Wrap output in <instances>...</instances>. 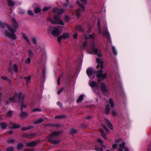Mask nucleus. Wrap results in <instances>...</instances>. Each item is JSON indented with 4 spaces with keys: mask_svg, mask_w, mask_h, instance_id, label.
Instances as JSON below:
<instances>
[{
    "mask_svg": "<svg viewBox=\"0 0 151 151\" xmlns=\"http://www.w3.org/2000/svg\"><path fill=\"white\" fill-rule=\"evenodd\" d=\"M95 45L94 42H93L90 45L89 48L88 49V52L91 54L97 55L99 57H101L102 55V52L100 51L98 52V49L95 48Z\"/></svg>",
    "mask_w": 151,
    "mask_h": 151,
    "instance_id": "obj_4",
    "label": "nucleus"
},
{
    "mask_svg": "<svg viewBox=\"0 0 151 151\" xmlns=\"http://www.w3.org/2000/svg\"><path fill=\"white\" fill-rule=\"evenodd\" d=\"M57 104L58 105H59V106L61 108H63V105L62 104L59 102H57Z\"/></svg>",
    "mask_w": 151,
    "mask_h": 151,
    "instance_id": "obj_50",
    "label": "nucleus"
},
{
    "mask_svg": "<svg viewBox=\"0 0 151 151\" xmlns=\"http://www.w3.org/2000/svg\"><path fill=\"white\" fill-rule=\"evenodd\" d=\"M28 14L31 16H33L34 15V13L31 10H29L28 12Z\"/></svg>",
    "mask_w": 151,
    "mask_h": 151,
    "instance_id": "obj_46",
    "label": "nucleus"
},
{
    "mask_svg": "<svg viewBox=\"0 0 151 151\" xmlns=\"http://www.w3.org/2000/svg\"><path fill=\"white\" fill-rule=\"evenodd\" d=\"M6 27H7L11 32L8 31H6L4 33L5 35L15 40L16 38V36L14 32L16 30L13 29L11 26L6 23H3L1 22L0 21V27L1 28H4Z\"/></svg>",
    "mask_w": 151,
    "mask_h": 151,
    "instance_id": "obj_2",
    "label": "nucleus"
},
{
    "mask_svg": "<svg viewBox=\"0 0 151 151\" xmlns=\"http://www.w3.org/2000/svg\"><path fill=\"white\" fill-rule=\"evenodd\" d=\"M13 132L12 131H10L9 132V133L10 134H12Z\"/></svg>",
    "mask_w": 151,
    "mask_h": 151,
    "instance_id": "obj_64",
    "label": "nucleus"
},
{
    "mask_svg": "<svg viewBox=\"0 0 151 151\" xmlns=\"http://www.w3.org/2000/svg\"><path fill=\"white\" fill-rule=\"evenodd\" d=\"M87 44V42L86 41L85 42L83 45V47H85L86 45Z\"/></svg>",
    "mask_w": 151,
    "mask_h": 151,
    "instance_id": "obj_59",
    "label": "nucleus"
},
{
    "mask_svg": "<svg viewBox=\"0 0 151 151\" xmlns=\"http://www.w3.org/2000/svg\"><path fill=\"white\" fill-rule=\"evenodd\" d=\"M125 143L124 142L120 143L119 146V151H123V149L125 146Z\"/></svg>",
    "mask_w": 151,
    "mask_h": 151,
    "instance_id": "obj_15",
    "label": "nucleus"
},
{
    "mask_svg": "<svg viewBox=\"0 0 151 151\" xmlns=\"http://www.w3.org/2000/svg\"><path fill=\"white\" fill-rule=\"evenodd\" d=\"M60 77L58 79L57 83L58 85H60Z\"/></svg>",
    "mask_w": 151,
    "mask_h": 151,
    "instance_id": "obj_54",
    "label": "nucleus"
},
{
    "mask_svg": "<svg viewBox=\"0 0 151 151\" xmlns=\"http://www.w3.org/2000/svg\"><path fill=\"white\" fill-rule=\"evenodd\" d=\"M89 84L92 88H94L93 91L97 95H98L100 91L97 87L96 82L94 81H90L89 82Z\"/></svg>",
    "mask_w": 151,
    "mask_h": 151,
    "instance_id": "obj_8",
    "label": "nucleus"
},
{
    "mask_svg": "<svg viewBox=\"0 0 151 151\" xmlns=\"http://www.w3.org/2000/svg\"><path fill=\"white\" fill-rule=\"evenodd\" d=\"M25 136L28 138H30L32 137V134H29L26 135Z\"/></svg>",
    "mask_w": 151,
    "mask_h": 151,
    "instance_id": "obj_53",
    "label": "nucleus"
},
{
    "mask_svg": "<svg viewBox=\"0 0 151 151\" xmlns=\"http://www.w3.org/2000/svg\"><path fill=\"white\" fill-rule=\"evenodd\" d=\"M87 74L90 78H93L95 77V75L93 74V70L91 68H88L87 70Z\"/></svg>",
    "mask_w": 151,
    "mask_h": 151,
    "instance_id": "obj_9",
    "label": "nucleus"
},
{
    "mask_svg": "<svg viewBox=\"0 0 151 151\" xmlns=\"http://www.w3.org/2000/svg\"><path fill=\"white\" fill-rule=\"evenodd\" d=\"M12 25L14 27V28H13V27L12 28L13 29L16 31V29L18 27V24L16 20L14 18H12Z\"/></svg>",
    "mask_w": 151,
    "mask_h": 151,
    "instance_id": "obj_12",
    "label": "nucleus"
},
{
    "mask_svg": "<svg viewBox=\"0 0 151 151\" xmlns=\"http://www.w3.org/2000/svg\"><path fill=\"white\" fill-rule=\"evenodd\" d=\"M112 49L113 52H114V54L116 55L117 54V52L116 50L115 49V47L114 46H112Z\"/></svg>",
    "mask_w": 151,
    "mask_h": 151,
    "instance_id": "obj_41",
    "label": "nucleus"
},
{
    "mask_svg": "<svg viewBox=\"0 0 151 151\" xmlns=\"http://www.w3.org/2000/svg\"><path fill=\"white\" fill-rule=\"evenodd\" d=\"M97 24L99 32V33H100L101 32V31L100 29V19L99 18L98 19Z\"/></svg>",
    "mask_w": 151,
    "mask_h": 151,
    "instance_id": "obj_21",
    "label": "nucleus"
},
{
    "mask_svg": "<svg viewBox=\"0 0 151 151\" xmlns=\"http://www.w3.org/2000/svg\"><path fill=\"white\" fill-rule=\"evenodd\" d=\"M62 39H63L62 35L59 36L57 38V41L60 43L61 42V40Z\"/></svg>",
    "mask_w": 151,
    "mask_h": 151,
    "instance_id": "obj_39",
    "label": "nucleus"
},
{
    "mask_svg": "<svg viewBox=\"0 0 151 151\" xmlns=\"http://www.w3.org/2000/svg\"><path fill=\"white\" fill-rule=\"evenodd\" d=\"M62 117L61 116H56L55 117V118H58V119H60V118Z\"/></svg>",
    "mask_w": 151,
    "mask_h": 151,
    "instance_id": "obj_63",
    "label": "nucleus"
},
{
    "mask_svg": "<svg viewBox=\"0 0 151 151\" xmlns=\"http://www.w3.org/2000/svg\"><path fill=\"white\" fill-rule=\"evenodd\" d=\"M15 142L14 139H8V142L9 143H13Z\"/></svg>",
    "mask_w": 151,
    "mask_h": 151,
    "instance_id": "obj_42",
    "label": "nucleus"
},
{
    "mask_svg": "<svg viewBox=\"0 0 151 151\" xmlns=\"http://www.w3.org/2000/svg\"><path fill=\"white\" fill-rule=\"evenodd\" d=\"M23 37L25 39V40L29 43V39L27 37L26 35L24 33L22 34Z\"/></svg>",
    "mask_w": 151,
    "mask_h": 151,
    "instance_id": "obj_20",
    "label": "nucleus"
},
{
    "mask_svg": "<svg viewBox=\"0 0 151 151\" xmlns=\"http://www.w3.org/2000/svg\"><path fill=\"white\" fill-rule=\"evenodd\" d=\"M109 104L112 107H113L114 106V104L113 102V100L111 98L109 99Z\"/></svg>",
    "mask_w": 151,
    "mask_h": 151,
    "instance_id": "obj_27",
    "label": "nucleus"
},
{
    "mask_svg": "<svg viewBox=\"0 0 151 151\" xmlns=\"http://www.w3.org/2000/svg\"><path fill=\"white\" fill-rule=\"evenodd\" d=\"M14 148L13 147H9L6 149V151H13Z\"/></svg>",
    "mask_w": 151,
    "mask_h": 151,
    "instance_id": "obj_32",
    "label": "nucleus"
},
{
    "mask_svg": "<svg viewBox=\"0 0 151 151\" xmlns=\"http://www.w3.org/2000/svg\"><path fill=\"white\" fill-rule=\"evenodd\" d=\"M25 96L21 93L19 92L18 94L16 93L14 96L9 99V101H7L6 102V104H8L11 102H14L15 101V99L17 97L18 99L19 102L21 103V107L20 110L22 112L20 114V118L22 119L26 118L28 116V114L25 112H22L23 109L26 108L27 106L25 103H24V98Z\"/></svg>",
    "mask_w": 151,
    "mask_h": 151,
    "instance_id": "obj_1",
    "label": "nucleus"
},
{
    "mask_svg": "<svg viewBox=\"0 0 151 151\" xmlns=\"http://www.w3.org/2000/svg\"><path fill=\"white\" fill-rule=\"evenodd\" d=\"M110 109L109 105H106L105 109V113L106 114H108L110 111Z\"/></svg>",
    "mask_w": 151,
    "mask_h": 151,
    "instance_id": "obj_22",
    "label": "nucleus"
},
{
    "mask_svg": "<svg viewBox=\"0 0 151 151\" xmlns=\"http://www.w3.org/2000/svg\"><path fill=\"white\" fill-rule=\"evenodd\" d=\"M32 111L33 112H36V111H41V110L40 108H35V109H33L32 110Z\"/></svg>",
    "mask_w": 151,
    "mask_h": 151,
    "instance_id": "obj_45",
    "label": "nucleus"
},
{
    "mask_svg": "<svg viewBox=\"0 0 151 151\" xmlns=\"http://www.w3.org/2000/svg\"><path fill=\"white\" fill-rule=\"evenodd\" d=\"M54 21L51 19H50L49 20V21L52 24H58L62 25H64V23L60 19L59 16H55L54 18Z\"/></svg>",
    "mask_w": 151,
    "mask_h": 151,
    "instance_id": "obj_7",
    "label": "nucleus"
},
{
    "mask_svg": "<svg viewBox=\"0 0 151 151\" xmlns=\"http://www.w3.org/2000/svg\"><path fill=\"white\" fill-rule=\"evenodd\" d=\"M60 132H55L52 133L47 137L49 141L50 142H52V144H56L60 142V141H53L52 140V139L54 137H55L56 136L59 135L60 134Z\"/></svg>",
    "mask_w": 151,
    "mask_h": 151,
    "instance_id": "obj_6",
    "label": "nucleus"
},
{
    "mask_svg": "<svg viewBox=\"0 0 151 151\" xmlns=\"http://www.w3.org/2000/svg\"><path fill=\"white\" fill-rule=\"evenodd\" d=\"M43 121V119L42 118H40L38 120L35 121V124H37L42 123Z\"/></svg>",
    "mask_w": 151,
    "mask_h": 151,
    "instance_id": "obj_25",
    "label": "nucleus"
},
{
    "mask_svg": "<svg viewBox=\"0 0 151 151\" xmlns=\"http://www.w3.org/2000/svg\"><path fill=\"white\" fill-rule=\"evenodd\" d=\"M84 38L86 40V39H88V38H92V39H94V36L93 35H88V37H87V36H85L84 37Z\"/></svg>",
    "mask_w": 151,
    "mask_h": 151,
    "instance_id": "obj_31",
    "label": "nucleus"
},
{
    "mask_svg": "<svg viewBox=\"0 0 151 151\" xmlns=\"http://www.w3.org/2000/svg\"><path fill=\"white\" fill-rule=\"evenodd\" d=\"M83 95H80L79 97V98L78 99V100L77 101V103H79L81 102L83 100Z\"/></svg>",
    "mask_w": 151,
    "mask_h": 151,
    "instance_id": "obj_18",
    "label": "nucleus"
},
{
    "mask_svg": "<svg viewBox=\"0 0 151 151\" xmlns=\"http://www.w3.org/2000/svg\"><path fill=\"white\" fill-rule=\"evenodd\" d=\"M1 78L5 80H7V78L5 76H2L1 77Z\"/></svg>",
    "mask_w": 151,
    "mask_h": 151,
    "instance_id": "obj_58",
    "label": "nucleus"
},
{
    "mask_svg": "<svg viewBox=\"0 0 151 151\" xmlns=\"http://www.w3.org/2000/svg\"><path fill=\"white\" fill-rule=\"evenodd\" d=\"M21 126L20 125L15 124L13 126L12 128L13 129L19 128L21 127Z\"/></svg>",
    "mask_w": 151,
    "mask_h": 151,
    "instance_id": "obj_30",
    "label": "nucleus"
},
{
    "mask_svg": "<svg viewBox=\"0 0 151 151\" xmlns=\"http://www.w3.org/2000/svg\"><path fill=\"white\" fill-rule=\"evenodd\" d=\"M105 121L106 122L108 125V127H109L111 129H113V126L112 124L110 122V121L107 119H105Z\"/></svg>",
    "mask_w": 151,
    "mask_h": 151,
    "instance_id": "obj_17",
    "label": "nucleus"
},
{
    "mask_svg": "<svg viewBox=\"0 0 151 151\" xmlns=\"http://www.w3.org/2000/svg\"><path fill=\"white\" fill-rule=\"evenodd\" d=\"M102 126L106 131L107 132V133H109V131L107 127L105 126L104 125L102 124Z\"/></svg>",
    "mask_w": 151,
    "mask_h": 151,
    "instance_id": "obj_37",
    "label": "nucleus"
},
{
    "mask_svg": "<svg viewBox=\"0 0 151 151\" xmlns=\"http://www.w3.org/2000/svg\"><path fill=\"white\" fill-rule=\"evenodd\" d=\"M50 7H44L42 9V11H47V10H48L49 9H50Z\"/></svg>",
    "mask_w": 151,
    "mask_h": 151,
    "instance_id": "obj_47",
    "label": "nucleus"
},
{
    "mask_svg": "<svg viewBox=\"0 0 151 151\" xmlns=\"http://www.w3.org/2000/svg\"><path fill=\"white\" fill-rule=\"evenodd\" d=\"M28 55L29 57L31 58L33 57L34 54L32 50H28Z\"/></svg>",
    "mask_w": 151,
    "mask_h": 151,
    "instance_id": "obj_28",
    "label": "nucleus"
},
{
    "mask_svg": "<svg viewBox=\"0 0 151 151\" xmlns=\"http://www.w3.org/2000/svg\"><path fill=\"white\" fill-rule=\"evenodd\" d=\"M96 62L98 64L97 68L100 67V70L96 72V76L98 78H101L103 80L106 79L107 77V74L103 73L102 69L103 68V62L99 58H96Z\"/></svg>",
    "mask_w": 151,
    "mask_h": 151,
    "instance_id": "obj_3",
    "label": "nucleus"
},
{
    "mask_svg": "<svg viewBox=\"0 0 151 151\" xmlns=\"http://www.w3.org/2000/svg\"><path fill=\"white\" fill-rule=\"evenodd\" d=\"M23 147V144L19 143L17 145V149L19 150H21L22 149Z\"/></svg>",
    "mask_w": 151,
    "mask_h": 151,
    "instance_id": "obj_29",
    "label": "nucleus"
},
{
    "mask_svg": "<svg viewBox=\"0 0 151 151\" xmlns=\"http://www.w3.org/2000/svg\"><path fill=\"white\" fill-rule=\"evenodd\" d=\"M63 37V39H65L67 38H68L69 37V34L68 33H66L64 34H63L62 35Z\"/></svg>",
    "mask_w": 151,
    "mask_h": 151,
    "instance_id": "obj_19",
    "label": "nucleus"
},
{
    "mask_svg": "<svg viewBox=\"0 0 151 151\" xmlns=\"http://www.w3.org/2000/svg\"><path fill=\"white\" fill-rule=\"evenodd\" d=\"M104 35L105 36H106L108 38H109V34L108 32L107 27L105 28V31L104 32Z\"/></svg>",
    "mask_w": 151,
    "mask_h": 151,
    "instance_id": "obj_16",
    "label": "nucleus"
},
{
    "mask_svg": "<svg viewBox=\"0 0 151 151\" xmlns=\"http://www.w3.org/2000/svg\"><path fill=\"white\" fill-rule=\"evenodd\" d=\"M41 11V9L39 8H36L35 10V12L36 13H37Z\"/></svg>",
    "mask_w": 151,
    "mask_h": 151,
    "instance_id": "obj_36",
    "label": "nucleus"
},
{
    "mask_svg": "<svg viewBox=\"0 0 151 151\" xmlns=\"http://www.w3.org/2000/svg\"><path fill=\"white\" fill-rule=\"evenodd\" d=\"M101 90L103 93H105L108 91V86L104 83L100 84Z\"/></svg>",
    "mask_w": 151,
    "mask_h": 151,
    "instance_id": "obj_10",
    "label": "nucleus"
},
{
    "mask_svg": "<svg viewBox=\"0 0 151 151\" xmlns=\"http://www.w3.org/2000/svg\"><path fill=\"white\" fill-rule=\"evenodd\" d=\"M101 135L104 137V138L105 139H106V140L107 139L106 138V137H105V133H104V131H103V130H101Z\"/></svg>",
    "mask_w": 151,
    "mask_h": 151,
    "instance_id": "obj_43",
    "label": "nucleus"
},
{
    "mask_svg": "<svg viewBox=\"0 0 151 151\" xmlns=\"http://www.w3.org/2000/svg\"><path fill=\"white\" fill-rule=\"evenodd\" d=\"M77 29L81 32H83V31L82 27L81 26H78L77 27Z\"/></svg>",
    "mask_w": 151,
    "mask_h": 151,
    "instance_id": "obj_40",
    "label": "nucleus"
},
{
    "mask_svg": "<svg viewBox=\"0 0 151 151\" xmlns=\"http://www.w3.org/2000/svg\"><path fill=\"white\" fill-rule=\"evenodd\" d=\"M12 114V111H9L8 112L7 114V116L8 117H10L11 116Z\"/></svg>",
    "mask_w": 151,
    "mask_h": 151,
    "instance_id": "obj_38",
    "label": "nucleus"
},
{
    "mask_svg": "<svg viewBox=\"0 0 151 151\" xmlns=\"http://www.w3.org/2000/svg\"><path fill=\"white\" fill-rule=\"evenodd\" d=\"M32 41L33 43L36 45L37 44V42L36 40V39L35 38H32Z\"/></svg>",
    "mask_w": 151,
    "mask_h": 151,
    "instance_id": "obj_49",
    "label": "nucleus"
},
{
    "mask_svg": "<svg viewBox=\"0 0 151 151\" xmlns=\"http://www.w3.org/2000/svg\"><path fill=\"white\" fill-rule=\"evenodd\" d=\"M112 114H113V115L114 116H116V112L114 111H112Z\"/></svg>",
    "mask_w": 151,
    "mask_h": 151,
    "instance_id": "obj_61",
    "label": "nucleus"
},
{
    "mask_svg": "<svg viewBox=\"0 0 151 151\" xmlns=\"http://www.w3.org/2000/svg\"><path fill=\"white\" fill-rule=\"evenodd\" d=\"M0 126L2 129H5L7 127V126L4 123H1L0 124Z\"/></svg>",
    "mask_w": 151,
    "mask_h": 151,
    "instance_id": "obj_26",
    "label": "nucleus"
},
{
    "mask_svg": "<svg viewBox=\"0 0 151 151\" xmlns=\"http://www.w3.org/2000/svg\"><path fill=\"white\" fill-rule=\"evenodd\" d=\"M122 140L121 139H116L115 140V142L117 143L120 142Z\"/></svg>",
    "mask_w": 151,
    "mask_h": 151,
    "instance_id": "obj_60",
    "label": "nucleus"
},
{
    "mask_svg": "<svg viewBox=\"0 0 151 151\" xmlns=\"http://www.w3.org/2000/svg\"><path fill=\"white\" fill-rule=\"evenodd\" d=\"M13 69L16 72H18V67L16 64H14L13 65Z\"/></svg>",
    "mask_w": 151,
    "mask_h": 151,
    "instance_id": "obj_34",
    "label": "nucleus"
},
{
    "mask_svg": "<svg viewBox=\"0 0 151 151\" xmlns=\"http://www.w3.org/2000/svg\"><path fill=\"white\" fill-rule=\"evenodd\" d=\"M97 141L98 142H99V143H100L101 144V146L102 147H104V146L103 145V142L101 139H99L97 140Z\"/></svg>",
    "mask_w": 151,
    "mask_h": 151,
    "instance_id": "obj_44",
    "label": "nucleus"
},
{
    "mask_svg": "<svg viewBox=\"0 0 151 151\" xmlns=\"http://www.w3.org/2000/svg\"><path fill=\"white\" fill-rule=\"evenodd\" d=\"M63 88H62L60 89L59 90L58 92L57 93L58 94H60L63 91Z\"/></svg>",
    "mask_w": 151,
    "mask_h": 151,
    "instance_id": "obj_57",
    "label": "nucleus"
},
{
    "mask_svg": "<svg viewBox=\"0 0 151 151\" xmlns=\"http://www.w3.org/2000/svg\"><path fill=\"white\" fill-rule=\"evenodd\" d=\"M80 1L83 4H86V0H80Z\"/></svg>",
    "mask_w": 151,
    "mask_h": 151,
    "instance_id": "obj_51",
    "label": "nucleus"
},
{
    "mask_svg": "<svg viewBox=\"0 0 151 151\" xmlns=\"http://www.w3.org/2000/svg\"><path fill=\"white\" fill-rule=\"evenodd\" d=\"M31 58H28L25 60V63L26 64H28L31 62Z\"/></svg>",
    "mask_w": 151,
    "mask_h": 151,
    "instance_id": "obj_33",
    "label": "nucleus"
},
{
    "mask_svg": "<svg viewBox=\"0 0 151 151\" xmlns=\"http://www.w3.org/2000/svg\"><path fill=\"white\" fill-rule=\"evenodd\" d=\"M78 37V34L77 33H75L73 35V37L74 39H76Z\"/></svg>",
    "mask_w": 151,
    "mask_h": 151,
    "instance_id": "obj_55",
    "label": "nucleus"
},
{
    "mask_svg": "<svg viewBox=\"0 0 151 151\" xmlns=\"http://www.w3.org/2000/svg\"><path fill=\"white\" fill-rule=\"evenodd\" d=\"M76 2L80 6V10L82 12H84L85 9L84 6L80 4L78 1H77Z\"/></svg>",
    "mask_w": 151,
    "mask_h": 151,
    "instance_id": "obj_14",
    "label": "nucleus"
},
{
    "mask_svg": "<svg viewBox=\"0 0 151 151\" xmlns=\"http://www.w3.org/2000/svg\"><path fill=\"white\" fill-rule=\"evenodd\" d=\"M32 128H33V127L32 126H31L27 127H22V130L25 131L30 129Z\"/></svg>",
    "mask_w": 151,
    "mask_h": 151,
    "instance_id": "obj_24",
    "label": "nucleus"
},
{
    "mask_svg": "<svg viewBox=\"0 0 151 151\" xmlns=\"http://www.w3.org/2000/svg\"><path fill=\"white\" fill-rule=\"evenodd\" d=\"M2 94L0 92V101H1Z\"/></svg>",
    "mask_w": 151,
    "mask_h": 151,
    "instance_id": "obj_62",
    "label": "nucleus"
},
{
    "mask_svg": "<svg viewBox=\"0 0 151 151\" xmlns=\"http://www.w3.org/2000/svg\"><path fill=\"white\" fill-rule=\"evenodd\" d=\"M117 146L118 145L116 144H114L112 146L113 148L114 149H115L117 147Z\"/></svg>",
    "mask_w": 151,
    "mask_h": 151,
    "instance_id": "obj_48",
    "label": "nucleus"
},
{
    "mask_svg": "<svg viewBox=\"0 0 151 151\" xmlns=\"http://www.w3.org/2000/svg\"><path fill=\"white\" fill-rule=\"evenodd\" d=\"M103 148L102 147L100 148L99 149H96V150L97 151H102L103 150Z\"/></svg>",
    "mask_w": 151,
    "mask_h": 151,
    "instance_id": "obj_56",
    "label": "nucleus"
},
{
    "mask_svg": "<svg viewBox=\"0 0 151 151\" xmlns=\"http://www.w3.org/2000/svg\"><path fill=\"white\" fill-rule=\"evenodd\" d=\"M26 80L27 83H28L31 80V77L30 76H28L27 77H24Z\"/></svg>",
    "mask_w": 151,
    "mask_h": 151,
    "instance_id": "obj_35",
    "label": "nucleus"
},
{
    "mask_svg": "<svg viewBox=\"0 0 151 151\" xmlns=\"http://www.w3.org/2000/svg\"><path fill=\"white\" fill-rule=\"evenodd\" d=\"M8 4L9 6L12 7L14 6L15 5L14 2L11 0L9 1Z\"/></svg>",
    "mask_w": 151,
    "mask_h": 151,
    "instance_id": "obj_23",
    "label": "nucleus"
},
{
    "mask_svg": "<svg viewBox=\"0 0 151 151\" xmlns=\"http://www.w3.org/2000/svg\"><path fill=\"white\" fill-rule=\"evenodd\" d=\"M70 132H71L72 133H76V132L77 131H76V130L75 129H72L71 130Z\"/></svg>",
    "mask_w": 151,
    "mask_h": 151,
    "instance_id": "obj_52",
    "label": "nucleus"
},
{
    "mask_svg": "<svg viewBox=\"0 0 151 151\" xmlns=\"http://www.w3.org/2000/svg\"><path fill=\"white\" fill-rule=\"evenodd\" d=\"M49 33H52L55 36H58L62 32L61 28L58 27H53L52 26L49 27L47 29Z\"/></svg>",
    "mask_w": 151,
    "mask_h": 151,
    "instance_id": "obj_5",
    "label": "nucleus"
},
{
    "mask_svg": "<svg viewBox=\"0 0 151 151\" xmlns=\"http://www.w3.org/2000/svg\"><path fill=\"white\" fill-rule=\"evenodd\" d=\"M53 11L54 13H57L58 15L61 14L64 12L63 9H59L57 7L54 8L53 9Z\"/></svg>",
    "mask_w": 151,
    "mask_h": 151,
    "instance_id": "obj_11",
    "label": "nucleus"
},
{
    "mask_svg": "<svg viewBox=\"0 0 151 151\" xmlns=\"http://www.w3.org/2000/svg\"><path fill=\"white\" fill-rule=\"evenodd\" d=\"M39 142V141L37 140L36 141L32 142H30L27 143L26 145L27 147H33L35 146L37 143Z\"/></svg>",
    "mask_w": 151,
    "mask_h": 151,
    "instance_id": "obj_13",
    "label": "nucleus"
}]
</instances>
